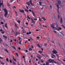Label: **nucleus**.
Returning a JSON list of instances; mask_svg holds the SVG:
<instances>
[{
  "label": "nucleus",
  "instance_id": "f257e3e1",
  "mask_svg": "<svg viewBox=\"0 0 65 65\" xmlns=\"http://www.w3.org/2000/svg\"><path fill=\"white\" fill-rule=\"evenodd\" d=\"M59 25H58V24H57L56 25V27H55L56 29L57 30V31H60V30H61V28L60 27H59Z\"/></svg>",
  "mask_w": 65,
  "mask_h": 65
},
{
  "label": "nucleus",
  "instance_id": "f03ea898",
  "mask_svg": "<svg viewBox=\"0 0 65 65\" xmlns=\"http://www.w3.org/2000/svg\"><path fill=\"white\" fill-rule=\"evenodd\" d=\"M48 61L49 62H51V63H55V64H56V63H57V62H56L53 59H50L48 60Z\"/></svg>",
  "mask_w": 65,
  "mask_h": 65
},
{
  "label": "nucleus",
  "instance_id": "7ed1b4c3",
  "mask_svg": "<svg viewBox=\"0 0 65 65\" xmlns=\"http://www.w3.org/2000/svg\"><path fill=\"white\" fill-rule=\"evenodd\" d=\"M4 10L5 12V13L4 14V16L5 17H6L7 15V14H8V12H7V10L6 9H4Z\"/></svg>",
  "mask_w": 65,
  "mask_h": 65
},
{
  "label": "nucleus",
  "instance_id": "20e7f679",
  "mask_svg": "<svg viewBox=\"0 0 65 65\" xmlns=\"http://www.w3.org/2000/svg\"><path fill=\"white\" fill-rule=\"evenodd\" d=\"M51 28L52 29H54L55 28V23H53L52 24L50 25Z\"/></svg>",
  "mask_w": 65,
  "mask_h": 65
},
{
  "label": "nucleus",
  "instance_id": "39448f33",
  "mask_svg": "<svg viewBox=\"0 0 65 65\" xmlns=\"http://www.w3.org/2000/svg\"><path fill=\"white\" fill-rule=\"evenodd\" d=\"M27 18H28L29 20H30V19H31V21H32V23H35V22H34V20H33L32 19V18H30L29 17V16H27Z\"/></svg>",
  "mask_w": 65,
  "mask_h": 65
},
{
  "label": "nucleus",
  "instance_id": "423d86ee",
  "mask_svg": "<svg viewBox=\"0 0 65 65\" xmlns=\"http://www.w3.org/2000/svg\"><path fill=\"white\" fill-rule=\"evenodd\" d=\"M19 40L20 41L19 42V44H21V42H22V39H21L20 38H19Z\"/></svg>",
  "mask_w": 65,
  "mask_h": 65
},
{
  "label": "nucleus",
  "instance_id": "0eeeda50",
  "mask_svg": "<svg viewBox=\"0 0 65 65\" xmlns=\"http://www.w3.org/2000/svg\"><path fill=\"white\" fill-rule=\"evenodd\" d=\"M53 54H56L57 53V51H56V50H53L52 51Z\"/></svg>",
  "mask_w": 65,
  "mask_h": 65
},
{
  "label": "nucleus",
  "instance_id": "6e6552de",
  "mask_svg": "<svg viewBox=\"0 0 65 65\" xmlns=\"http://www.w3.org/2000/svg\"><path fill=\"white\" fill-rule=\"evenodd\" d=\"M20 12H22V13H24V10L22 9H20L19 10Z\"/></svg>",
  "mask_w": 65,
  "mask_h": 65
},
{
  "label": "nucleus",
  "instance_id": "1a4fd4ad",
  "mask_svg": "<svg viewBox=\"0 0 65 65\" xmlns=\"http://www.w3.org/2000/svg\"><path fill=\"white\" fill-rule=\"evenodd\" d=\"M58 36L59 37H60V38H61V39H63V36H62L60 35L59 36Z\"/></svg>",
  "mask_w": 65,
  "mask_h": 65
},
{
  "label": "nucleus",
  "instance_id": "9d476101",
  "mask_svg": "<svg viewBox=\"0 0 65 65\" xmlns=\"http://www.w3.org/2000/svg\"><path fill=\"white\" fill-rule=\"evenodd\" d=\"M22 32H23V33H25L26 32V31L25 30V29H24L23 30H22Z\"/></svg>",
  "mask_w": 65,
  "mask_h": 65
},
{
  "label": "nucleus",
  "instance_id": "9b49d317",
  "mask_svg": "<svg viewBox=\"0 0 65 65\" xmlns=\"http://www.w3.org/2000/svg\"><path fill=\"white\" fill-rule=\"evenodd\" d=\"M29 3L30 4H31V5H32V6H34V4H33L32 3V1L31 0L30 1H29Z\"/></svg>",
  "mask_w": 65,
  "mask_h": 65
},
{
  "label": "nucleus",
  "instance_id": "f8f14e48",
  "mask_svg": "<svg viewBox=\"0 0 65 65\" xmlns=\"http://www.w3.org/2000/svg\"><path fill=\"white\" fill-rule=\"evenodd\" d=\"M1 62V64L2 65H4L5 64V63L3 62H1V61H0Z\"/></svg>",
  "mask_w": 65,
  "mask_h": 65
},
{
  "label": "nucleus",
  "instance_id": "ddd939ff",
  "mask_svg": "<svg viewBox=\"0 0 65 65\" xmlns=\"http://www.w3.org/2000/svg\"><path fill=\"white\" fill-rule=\"evenodd\" d=\"M57 1L59 4H61V2L59 0L58 1L57 0Z\"/></svg>",
  "mask_w": 65,
  "mask_h": 65
},
{
  "label": "nucleus",
  "instance_id": "4468645a",
  "mask_svg": "<svg viewBox=\"0 0 65 65\" xmlns=\"http://www.w3.org/2000/svg\"><path fill=\"white\" fill-rule=\"evenodd\" d=\"M15 27L16 29L19 28V27L17 26V25L16 24H15Z\"/></svg>",
  "mask_w": 65,
  "mask_h": 65
},
{
  "label": "nucleus",
  "instance_id": "2eb2a0df",
  "mask_svg": "<svg viewBox=\"0 0 65 65\" xmlns=\"http://www.w3.org/2000/svg\"><path fill=\"white\" fill-rule=\"evenodd\" d=\"M37 58H38L39 59H40V58H41V56H40V55H39L37 56Z\"/></svg>",
  "mask_w": 65,
  "mask_h": 65
},
{
  "label": "nucleus",
  "instance_id": "dca6fc26",
  "mask_svg": "<svg viewBox=\"0 0 65 65\" xmlns=\"http://www.w3.org/2000/svg\"><path fill=\"white\" fill-rule=\"evenodd\" d=\"M55 5H56V7L57 8H59V5L57 4H56Z\"/></svg>",
  "mask_w": 65,
  "mask_h": 65
},
{
  "label": "nucleus",
  "instance_id": "f3484780",
  "mask_svg": "<svg viewBox=\"0 0 65 65\" xmlns=\"http://www.w3.org/2000/svg\"><path fill=\"white\" fill-rule=\"evenodd\" d=\"M15 35H19L20 34V33H18V32H16V33H15Z\"/></svg>",
  "mask_w": 65,
  "mask_h": 65
},
{
  "label": "nucleus",
  "instance_id": "a211bd4d",
  "mask_svg": "<svg viewBox=\"0 0 65 65\" xmlns=\"http://www.w3.org/2000/svg\"><path fill=\"white\" fill-rule=\"evenodd\" d=\"M17 22L19 24H20V23H21V21L20 20L17 21Z\"/></svg>",
  "mask_w": 65,
  "mask_h": 65
},
{
  "label": "nucleus",
  "instance_id": "6ab92c4d",
  "mask_svg": "<svg viewBox=\"0 0 65 65\" xmlns=\"http://www.w3.org/2000/svg\"><path fill=\"white\" fill-rule=\"evenodd\" d=\"M38 18H39V21L40 22H41V19L40 18V17H38Z\"/></svg>",
  "mask_w": 65,
  "mask_h": 65
},
{
  "label": "nucleus",
  "instance_id": "aec40b11",
  "mask_svg": "<svg viewBox=\"0 0 65 65\" xmlns=\"http://www.w3.org/2000/svg\"><path fill=\"white\" fill-rule=\"evenodd\" d=\"M62 18H61L60 19V23H63V21H62Z\"/></svg>",
  "mask_w": 65,
  "mask_h": 65
},
{
  "label": "nucleus",
  "instance_id": "412c9836",
  "mask_svg": "<svg viewBox=\"0 0 65 65\" xmlns=\"http://www.w3.org/2000/svg\"><path fill=\"white\" fill-rule=\"evenodd\" d=\"M3 4V1H2V3H1L0 2V7L1 6V5Z\"/></svg>",
  "mask_w": 65,
  "mask_h": 65
},
{
  "label": "nucleus",
  "instance_id": "4be33fe9",
  "mask_svg": "<svg viewBox=\"0 0 65 65\" xmlns=\"http://www.w3.org/2000/svg\"><path fill=\"white\" fill-rule=\"evenodd\" d=\"M26 4L28 5V6H30V3H29V2H27L26 3Z\"/></svg>",
  "mask_w": 65,
  "mask_h": 65
},
{
  "label": "nucleus",
  "instance_id": "5701e85b",
  "mask_svg": "<svg viewBox=\"0 0 65 65\" xmlns=\"http://www.w3.org/2000/svg\"><path fill=\"white\" fill-rule=\"evenodd\" d=\"M25 11L26 12H28V13H29V12L28 11V10L27 9H25Z\"/></svg>",
  "mask_w": 65,
  "mask_h": 65
},
{
  "label": "nucleus",
  "instance_id": "b1692460",
  "mask_svg": "<svg viewBox=\"0 0 65 65\" xmlns=\"http://www.w3.org/2000/svg\"><path fill=\"white\" fill-rule=\"evenodd\" d=\"M38 52L40 54H42V52L41 51H39Z\"/></svg>",
  "mask_w": 65,
  "mask_h": 65
},
{
  "label": "nucleus",
  "instance_id": "393cba45",
  "mask_svg": "<svg viewBox=\"0 0 65 65\" xmlns=\"http://www.w3.org/2000/svg\"><path fill=\"white\" fill-rule=\"evenodd\" d=\"M5 27H6V28H7V24H5Z\"/></svg>",
  "mask_w": 65,
  "mask_h": 65
},
{
  "label": "nucleus",
  "instance_id": "a878e982",
  "mask_svg": "<svg viewBox=\"0 0 65 65\" xmlns=\"http://www.w3.org/2000/svg\"><path fill=\"white\" fill-rule=\"evenodd\" d=\"M60 8H61V9H63V6H62L61 5Z\"/></svg>",
  "mask_w": 65,
  "mask_h": 65
},
{
  "label": "nucleus",
  "instance_id": "bb28decb",
  "mask_svg": "<svg viewBox=\"0 0 65 65\" xmlns=\"http://www.w3.org/2000/svg\"><path fill=\"white\" fill-rule=\"evenodd\" d=\"M5 51H6V52H7V53H8V50H7V49H5Z\"/></svg>",
  "mask_w": 65,
  "mask_h": 65
},
{
  "label": "nucleus",
  "instance_id": "cd10ccee",
  "mask_svg": "<svg viewBox=\"0 0 65 65\" xmlns=\"http://www.w3.org/2000/svg\"><path fill=\"white\" fill-rule=\"evenodd\" d=\"M3 37H4L5 38H7V37L4 36V35H3Z\"/></svg>",
  "mask_w": 65,
  "mask_h": 65
},
{
  "label": "nucleus",
  "instance_id": "c85d7f7f",
  "mask_svg": "<svg viewBox=\"0 0 65 65\" xmlns=\"http://www.w3.org/2000/svg\"><path fill=\"white\" fill-rule=\"evenodd\" d=\"M42 19L43 20H44V21H45V20H46L45 18H44L43 17L42 18Z\"/></svg>",
  "mask_w": 65,
  "mask_h": 65
},
{
  "label": "nucleus",
  "instance_id": "c756f323",
  "mask_svg": "<svg viewBox=\"0 0 65 65\" xmlns=\"http://www.w3.org/2000/svg\"><path fill=\"white\" fill-rule=\"evenodd\" d=\"M39 3L40 5L41 6L42 4V3H41V2H39Z\"/></svg>",
  "mask_w": 65,
  "mask_h": 65
},
{
  "label": "nucleus",
  "instance_id": "7c9ffc66",
  "mask_svg": "<svg viewBox=\"0 0 65 65\" xmlns=\"http://www.w3.org/2000/svg\"><path fill=\"white\" fill-rule=\"evenodd\" d=\"M47 45V44L46 43H45L44 44V46H46Z\"/></svg>",
  "mask_w": 65,
  "mask_h": 65
},
{
  "label": "nucleus",
  "instance_id": "2f4dec72",
  "mask_svg": "<svg viewBox=\"0 0 65 65\" xmlns=\"http://www.w3.org/2000/svg\"><path fill=\"white\" fill-rule=\"evenodd\" d=\"M60 34H62V35H64L63 34V32H60Z\"/></svg>",
  "mask_w": 65,
  "mask_h": 65
},
{
  "label": "nucleus",
  "instance_id": "473e14b6",
  "mask_svg": "<svg viewBox=\"0 0 65 65\" xmlns=\"http://www.w3.org/2000/svg\"><path fill=\"white\" fill-rule=\"evenodd\" d=\"M48 62H46V65H48Z\"/></svg>",
  "mask_w": 65,
  "mask_h": 65
},
{
  "label": "nucleus",
  "instance_id": "72a5a7b5",
  "mask_svg": "<svg viewBox=\"0 0 65 65\" xmlns=\"http://www.w3.org/2000/svg\"><path fill=\"white\" fill-rule=\"evenodd\" d=\"M13 60H14L15 61H17V59H15L13 57Z\"/></svg>",
  "mask_w": 65,
  "mask_h": 65
},
{
  "label": "nucleus",
  "instance_id": "f704fd0d",
  "mask_svg": "<svg viewBox=\"0 0 65 65\" xmlns=\"http://www.w3.org/2000/svg\"><path fill=\"white\" fill-rule=\"evenodd\" d=\"M6 60L7 62H9V60H8V58H6Z\"/></svg>",
  "mask_w": 65,
  "mask_h": 65
},
{
  "label": "nucleus",
  "instance_id": "c9c22d12",
  "mask_svg": "<svg viewBox=\"0 0 65 65\" xmlns=\"http://www.w3.org/2000/svg\"><path fill=\"white\" fill-rule=\"evenodd\" d=\"M32 14H33V15H34V16L35 15V14L33 12V11H32Z\"/></svg>",
  "mask_w": 65,
  "mask_h": 65
},
{
  "label": "nucleus",
  "instance_id": "e433bc0d",
  "mask_svg": "<svg viewBox=\"0 0 65 65\" xmlns=\"http://www.w3.org/2000/svg\"><path fill=\"white\" fill-rule=\"evenodd\" d=\"M7 5L8 6H10V5H9V4L8 3H7Z\"/></svg>",
  "mask_w": 65,
  "mask_h": 65
},
{
  "label": "nucleus",
  "instance_id": "4c0bfd02",
  "mask_svg": "<svg viewBox=\"0 0 65 65\" xmlns=\"http://www.w3.org/2000/svg\"><path fill=\"white\" fill-rule=\"evenodd\" d=\"M53 32H55V33H57V32H56V31L55 30H53Z\"/></svg>",
  "mask_w": 65,
  "mask_h": 65
},
{
  "label": "nucleus",
  "instance_id": "58836bf2",
  "mask_svg": "<svg viewBox=\"0 0 65 65\" xmlns=\"http://www.w3.org/2000/svg\"><path fill=\"white\" fill-rule=\"evenodd\" d=\"M61 26H62V27H63V28H64V29L65 28V26H64L63 25H62Z\"/></svg>",
  "mask_w": 65,
  "mask_h": 65
},
{
  "label": "nucleus",
  "instance_id": "ea45409f",
  "mask_svg": "<svg viewBox=\"0 0 65 65\" xmlns=\"http://www.w3.org/2000/svg\"><path fill=\"white\" fill-rule=\"evenodd\" d=\"M12 47L14 48V49H15V50H16L15 49V47L14 46H12Z\"/></svg>",
  "mask_w": 65,
  "mask_h": 65
},
{
  "label": "nucleus",
  "instance_id": "a19ab883",
  "mask_svg": "<svg viewBox=\"0 0 65 65\" xmlns=\"http://www.w3.org/2000/svg\"><path fill=\"white\" fill-rule=\"evenodd\" d=\"M2 34H4V31H3L2 32Z\"/></svg>",
  "mask_w": 65,
  "mask_h": 65
},
{
  "label": "nucleus",
  "instance_id": "79ce46f5",
  "mask_svg": "<svg viewBox=\"0 0 65 65\" xmlns=\"http://www.w3.org/2000/svg\"><path fill=\"white\" fill-rule=\"evenodd\" d=\"M15 13L16 14V15H17V14H18V12H17L15 10Z\"/></svg>",
  "mask_w": 65,
  "mask_h": 65
},
{
  "label": "nucleus",
  "instance_id": "37998d69",
  "mask_svg": "<svg viewBox=\"0 0 65 65\" xmlns=\"http://www.w3.org/2000/svg\"><path fill=\"white\" fill-rule=\"evenodd\" d=\"M39 24L40 25V26H41V27H42V24H41V23H39Z\"/></svg>",
  "mask_w": 65,
  "mask_h": 65
},
{
  "label": "nucleus",
  "instance_id": "c03bdc74",
  "mask_svg": "<svg viewBox=\"0 0 65 65\" xmlns=\"http://www.w3.org/2000/svg\"><path fill=\"white\" fill-rule=\"evenodd\" d=\"M13 0H10V2L11 3H12V2L13 1Z\"/></svg>",
  "mask_w": 65,
  "mask_h": 65
},
{
  "label": "nucleus",
  "instance_id": "a18cd8bd",
  "mask_svg": "<svg viewBox=\"0 0 65 65\" xmlns=\"http://www.w3.org/2000/svg\"><path fill=\"white\" fill-rule=\"evenodd\" d=\"M63 37L65 39V35H63Z\"/></svg>",
  "mask_w": 65,
  "mask_h": 65
},
{
  "label": "nucleus",
  "instance_id": "49530a36",
  "mask_svg": "<svg viewBox=\"0 0 65 65\" xmlns=\"http://www.w3.org/2000/svg\"><path fill=\"white\" fill-rule=\"evenodd\" d=\"M32 48H29V51H32Z\"/></svg>",
  "mask_w": 65,
  "mask_h": 65
},
{
  "label": "nucleus",
  "instance_id": "de8ad7c7",
  "mask_svg": "<svg viewBox=\"0 0 65 65\" xmlns=\"http://www.w3.org/2000/svg\"><path fill=\"white\" fill-rule=\"evenodd\" d=\"M37 45L39 46V47H40V45H39V44H37Z\"/></svg>",
  "mask_w": 65,
  "mask_h": 65
},
{
  "label": "nucleus",
  "instance_id": "09e8293b",
  "mask_svg": "<svg viewBox=\"0 0 65 65\" xmlns=\"http://www.w3.org/2000/svg\"><path fill=\"white\" fill-rule=\"evenodd\" d=\"M13 9H14V8H15L16 7L15 6H14L12 7Z\"/></svg>",
  "mask_w": 65,
  "mask_h": 65
},
{
  "label": "nucleus",
  "instance_id": "8fccbe9b",
  "mask_svg": "<svg viewBox=\"0 0 65 65\" xmlns=\"http://www.w3.org/2000/svg\"><path fill=\"white\" fill-rule=\"evenodd\" d=\"M0 59H3V58L2 57L0 56Z\"/></svg>",
  "mask_w": 65,
  "mask_h": 65
},
{
  "label": "nucleus",
  "instance_id": "3c124183",
  "mask_svg": "<svg viewBox=\"0 0 65 65\" xmlns=\"http://www.w3.org/2000/svg\"><path fill=\"white\" fill-rule=\"evenodd\" d=\"M25 24H26V25H28V23L27 22H26L25 23Z\"/></svg>",
  "mask_w": 65,
  "mask_h": 65
},
{
  "label": "nucleus",
  "instance_id": "603ef678",
  "mask_svg": "<svg viewBox=\"0 0 65 65\" xmlns=\"http://www.w3.org/2000/svg\"><path fill=\"white\" fill-rule=\"evenodd\" d=\"M0 41H1V42H2V39H1V38H0Z\"/></svg>",
  "mask_w": 65,
  "mask_h": 65
},
{
  "label": "nucleus",
  "instance_id": "864d4df0",
  "mask_svg": "<svg viewBox=\"0 0 65 65\" xmlns=\"http://www.w3.org/2000/svg\"><path fill=\"white\" fill-rule=\"evenodd\" d=\"M34 19V20H35L36 21H37V19L36 18H35V19Z\"/></svg>",
  "mask_w": 65,
  "mask_h": 65
},
{
  "label": "nucleus",
  "instance_id": "5fc2aeb1",
  "mask_svg": "<svg viewBox=\"0 0 65 65\" xmlns=\"http://www.w3.org/2000/svg\"><path fill=\"white\" fill-rule=\"evenodd\" d=\"M51 55H52V56H54V57H56V56L55 55H54V54H51Z\"/></svg>",
  "mask_w": 65,
  "mask_h": 65
},
{
  "label": "nucleus",
  "instance_id": "6e6d98bb",
  "mask_svg": "<svg viewBox=\"0 0 65 65\" xmlns=\"http://www.w3.org/2000/svg\"><path fill=\"white\" fill-rule=\"evenodd\" d=\"M27 20L28 22H29V21H30V20H28V19L27 18Z\"/></svg>",
  "mask_w": 65,
  "mask_h": 65
},
{
  "label": "nucleus",
  "instance_id": "4d7b16f0",
  "mask_svg": "<svg viewBox=\"0 0 65 65\" xmlns=\"http://www.w3.org/2000/svg\"><path fill=\"white\" fill-rule=\"evenodd\" d=\"M37 38L38 39H39V38H40V37H37Z\"/></svg>",
  "mask_w": 65,
  "mask_h": 65
},
{
  "label": "nucleus",
  "instance_id": "13d9d810",
  "mask_svg": "<svg viewBox=\"0 0 65 65\" xmlns=\"http://www.w3.org/2000/svg\"><path fill=\"white\" fill-rule=\"evenodd\" d=\"M10 63H11L12 62V61H11V60H10Z\"/></svg>",
  "mask_w": 65,
  "mask_h": 65
},
{
  "label": "nucleus",
  "instance_id": "bf43d9fd",
  "mask_svg": "<svg viewBox=\"0 0 65 65\" xmlns=\"http://www.w3.org/2000/svg\"><path fill=\"white\" fill-rule=\"evenodd\" d=\"M16 54L17 56H18V54L17 53H16Z\"/></svg>",
  "mask_w": 65,
  "mask_h": 65
},
{
  "label": "nucleus",
  "instance_id": "052dcab7",
  "mask_svg": "<svg viewBox=\"0 0 65 65\" xmlns=\"http://www.w3.org/2000/svg\"><path fill=\"white\" fill-rule=\"evenodd\" d=\"M58 18L59 19V18H60V16L59 15H58Z\"/></svg>",
  "mask_w": 65,
  "mask_h": 65
},
{
  "label": "nucleus",
  "instance_id": "680f3d73",
  "mask_svg": "<svg viewBox=\"0 0 65 65\" xmlns=\"http://www.w3.org/2000/svg\"><path fill=\"white\" fill-rule=\"evenodd\" d=\"M1 24H2V25L4 23H3V22H1Z\"/></svg>",
  "mask_w": 65,
  "mask_h": 65
},
{
  "label": "nucleus",
  "instance_id": "e2e57ef3",
  "mask_svg": "<svg viewBox=\"0 0 65 65\" xmlns=\"http://www.w3.org/2000/svg\"><path fill=\"white\" fill-rule=\"evenodd\" d=\"M29 11L30 12H31V9H29Z\"/></svg>",
  "mask_w": 65,
  "mask_h": 65
},
{
  "label": "nucleus",
  "instance_id": "0e129e2a",
  "mask_svg": "<svg viewBox=\"0 0 65 65\" xmlns=\"http://www.w3.org/2000/svg\"><path fill=\"white\" fill-rule=\"evenodd\" d=\"M31 47L32 48H34V47L32 45H31Z\"/></svg>",
  "mask_w": 65,
  "mask_h": 65
},
{
  "label": "nucleus",
  "instance_id": "69168bd1",
  "mask_svg": "<svg viewBox=\"0 0 65 65\" xmlns=\"http://www.w3.org/2000/svg\"><path fill=\"white\" fill-rule=\"evenodd\" d=\"M50 7L51 9H52V6L50 5Z\"/></svg>",
  "mask_w": 65,
  "mask_h": 65
},
{
  "label": "nucleus",
  "instance_id": "338daca9",
  "mask_svg": "<svg viewBox=\"0 0 65 65\" xmlns=\"http://www.w3.org/2000/svg\"><path fill=\"white\" fill-rule=\"evenodd\" d=\"M28 41H30L31 40H30V39H28Z\"/></svg>",
  "mask_w": 65,
  "mask_h": 65
},
{
  "label": "nucleus",
  "instance_id": "774afa93",
  "mask_svg": "<svg viewBox=\"0 0 65 65\" xmlns=\"http://www.w3.org/2000/svg\"><path fill=\"white\" fill-rule=\"evenodd\" d=\"M18 49H19V50H21V48H20V47H19L18 48Z\"/></svg>",
  "mask_w": 65,
  "mask_h": 65
}]
</instances>
